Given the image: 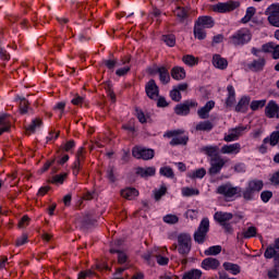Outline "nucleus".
<instances>
[{
    "label": "nucleus",
    "mask_w": 279,
    "mask_h": 279,
    "mask_svg": "<svg viewBox=\"0 0 279 279\" xmlns=\"http://www.w3.org/2000/svg\"><path fill=\"white\" fill-rule=\"evenodd\" d=\"M265 114L268 119H279V107L274 100L269 101L265 108Z\"/></svg>",
    "instance_id": "nucleus-14"
},
{
    "label": "nucleus",
    "mask_w": 279,
    "mask_h": 279,
    "mask_svg": "<svg viewBox=\"0 0 279 279\" xmlns=\"http://www.w3.org/2000/svg\"><path fill=\"white\" fill-rule=\"evenodd\" d=\"M196 130H198L199 132H206L207 130H210V122L205 121V122L198 123L196 125Z\"/></svg>",
    "instance_id": "nucleus-50"
},
{
    "label": "nucleus",
    "mask_w": 279,
    "mask_h": 279,
    "mask_svg": "<svg viewBox=\"0 0 279 279\" xmlns=\"http://www.w3.org/2000/svg\"><path fill=\"white\" fill-rule=\"evenodd\" d=\"M166 193H167V186L165 185H162L159 190H155L154 195H155L156 202L160 201L162 195H166Z\"/></svg>",
    "instance_id": "nucleus-45"
},
{
    "label": "nucleus",
    "mask_w": 279,
    "mask_h": 279,
    "mask_svg": "<svg viewBox=\"0 0 279 279\" xmlns=\"http://www.w3.org/2000/svg\"><path fill=\"white\" fill-rule=\"evenodd\" d=\"M279 143V124L276 128V131L271 133L270 137H266L263 141V144L259 146V154H267L268 146L276 147V144Z\"/></svg>",
    "instance_id": "nucleus-6"
},
{
    "label": "nucleus",
    "mask_w": 279,
    "mask_h": 279,
    "mask_svg": "<svg viewBox=\"0 0 279 279\" xmlns=\"http://www.w3.org/2000/svg\"><path fill=\"white\" fill-rule=\"evenodd\" d=\"M185 217L186 219H191L193 221L194 219H197V217H199V211L197 209H189L185 213Z\"/></svg>",
    "instance_id": "nucleus-47"
},
{
    "label": "nucleus",
    "mask_w": 279,
    "mask_h": 279,
    "mask_svg": "<svg viewBox=\"0 0 279 279\" xmlns=\"http://www.w3.org/2000/svg\"><path fill=\"white\" fill-rule=\"evenodd\" d=\"M262 201L265 202V204H267V202H269L271 199V197H274V193H271L270 191H264L260 194Z\"/></svg>",
    "instance_id": "nucleus-54"
},
{
    "label": "nucleus",
    "mask_w": 279,
    "mask_h": 279,
    "mask_svg": "<svg viewBox=\"0 0 279 279\" xmlns=\"http://www.w3.org/2000/svg\"><path fill=\"white\" fill-rule=\"evenodd\" d=\"M121 195L125 199H135V197H138V191L136 189H133V187H126V189L121 191Z\"/></svg>",
    "instance_id": "nucleus-24"
},
{
    "label": "nucleus",
    "mask_w": 279,
    "mask_h": 279,
    "mask_svg": "<svg viewBox=\"0 0 279 279\" xmlns=\"http://www.w3.org/2000/svg\"><path fill=\"white\" fill-rule=\"evenodd\" d=\"M220 154H223L227 156H236L241 154V144L240 143L226 144L221 147Z\"/></svg>",
    "instance_id": "nucleus-12"
},
{
    "label": "nucleus",
    "mask_w": 279,
    "mask_h": 279,
    "mask_svg": "<svg viewBox=\"0 0 279 279\" xmlns=\"http://www.w3.org/2000/svg\"><path fill=\"white\" fill-rule=\"evenodd\" d=\"M160 175H165V178H173V169L169 167H162L159 170Z\"/></svg>",
    "instance_id": "nucleus-44"
},
{
    "label": "nucleus",
    "mask_w": 279,
    "mask_h": 279,
    "mask_svg": "<svg viewBox=\"0 0 279 279\" xmlns=\"http://www.w3.org/2000/svg\"><path fill=\"white\" fill-rule=\"evenodd\" d=\"M234 171H236V173H245L246 171L245 163H236L234 166Z\"/></svg>",
    "instance_id": "nucleus-61"
},
{
    "label": "nucleus",
    "mask_w": 279,
    "mask_h": 279,
    "mask_svg": "<svg viewBox=\"0 0 279 279\" xmlns=\"http://www.w3.org/2000/svg\"><path fill=\"white\" fill-rule=\"evenodd\" d=\"M0 125L3 128L0 129V136L3 134V132H9L10 131V119H8V114H2L0 117Z\"/></svg>",
    "instance_id": "nucleus-28"
},
{
    "label": "nucleus",
    "mask_w": 279,
    "mask_h": 279,
    "mask_svg": "<svg viewBox=\"0 0 279 279\" xmlns=\"http://www.w3.org/2000/svg\"><path fill=\"white\" fill-rule=\"evenodd\" d=\"M167 136L169 138H171V136H173L170 142V145H186V143L189 141V136L180 135V134H178V131L169 132V133H167Z\"/></svg>",
    "instance_id": "nucleus-15"
},
{
    "label": "nucleus",
    "mask_w": 279,
    "mask_h": 279,
    "mask_svg": "<svg viewBox=\"0 0 279 279\" xmlns=\"http://www.w3.org/2000/svg\"><path fill=\"white\" fill-rule=\"evenodd\" d=\"M19 228H27L29 226V217L24 216L20 221H19Z\"/></svg>",
    "instance_id": "nucleus-57"
},
{
    "label": "nucleus",
    "mask_w": 279,
    "mask_h": 279,
    "mask_svg": "<svg viewBox=\"0 0 279 279\" xmlns=\"http://www.w3.org/2000/svg\"><path fill=\"white\" fill-rule=\"evenodd\" d=\"M25 243H27V234H22L17 240L15 245L17 247H21V245H25Z\"/></svg>",
    "instance_id": "nucleus-58"
},
{
    "label": "nucleus",
    "mask_w": 279,
    "mask_h": 279,
    "mask_svg": "<svg viewBox=\"0 0 279 279\" xmlns=\"http://www.w3.org/2000/svg\"><path fill=\"white\" fill-rule=\"evenodd\" d=\"M256 232H257L256 227H248L246 231H244L242 234L244 239H252L256 236Z\"/></svg>",
    "instance_id": "nucleus-40"
},
{
    "label": "nucleus",
    "mask_w": 279,
    "mask_h": 279,
    "mask_svg": "<svg viewBox=\"0 0 279 279\" xmlns=\"http://www.w3.org/2000/svg\"><path fill=\"white\" fill-rule=\"evenodd\" d=\"M170 97L172 101H180L182 99V94L174 87L170 92Z\"/></svg>",
    "instance_id": "nucleus-48"
},
{
    "label": "nucleus",
    "mask_w": 279,
    "mask_h": 279,
    "mask_svg": "<svg viewBox=\"0 0 279 279\" xmlns=\"http://www.w3.org/2000/svg\"><path fill=\"white\" fill-rule=\"evenodd\" d=\"M146 94L149 99H158L159 90L156 81L151 80L146 84Z\"/></svg>",
    "instance_id": "nucleus-16"
},
{
    "label": "nucleus",
    "mask_w": 279,
    "mask_h": 279,
    "mask_svg": "<svg viewBox=\"0 0 279 279\" xmlns=\"http://www.w3.org/2000/svg\"><path fill=\"white\" fill-rule=\"evenodd\" d=\"M105 66H107V69H114V66H121V64L118 63L117 60H106Z\"/></svg>",
    "instance_id": "nucleus-55"
},
{
    "label": "nucleus",
    "mask_w": 279,
    "mask_h": 279,
    "mask_svg": "<svg viewBox=\"0 0 279 279\" xmlns=\"http://www.w3.org/2000/svg\"><path fill=\"white\" fill-rule=\"evenodd\" d=\"M265 104H267V100L262 99V100H253L251 102V109L252 110H259V108H265Z\"/></svg>",
    "instance_id": "nucleus-39"
},
{
    "label": "nucleus",
    "mask_w": 279,
    "mask_h": 279,
    "mask_svg": "<svg viewBox=\"0 0 279 279\" xmlns=\"http://www.w3.org/2000/svg\"><path fill=\"white\" fill-rule=\"evenodd\" d=\"M156 258L158 265H169V259L167 257L157 255Z\"/></svg>",
    "instance_id": "nucleus-62"
},
{
    "label": "nucleus",
    "mask_w": 279,
    "mask_h": 279,
    "mask_svg": "<svg viewBox=\"0 0 279 279\" xmlns=\"http://www.w3.org/2000/svg\"><path fill=\"white\" fill-rule=\"evenodd\" d=\"M182 62L187 66H196V64H199V59L195 58L193 54H186L182 58Z\"/></svg>",
    "instance_id": "nucleus-30"
},
{
    "label": "nucleus",
    "mask_w": 279,
    "mask_h": 279,
    "mask_svg": "<svg viewBox=\"0 0 279 279\" xmlns=\"http://www.w3.org/2000/svg\"><path fill=\"white\" fill-rule=\"evenodd\" d=\"M255 191L251 190L248 186L243 192L244 199H254Z\"/></svg>",
    "instance_id": "nucleus-52"
},
{
    "label": "nucleus",
    "mask_w": 279,
    "mask_h": 279,
    "mask_svg": "<svg viewBox=\"0 0 279 279\" xmlns=\"http://www.w3.org/2000/svg\"><path fill=\"white\" fill-rule=\"evenodd\" d=\"M69 174L63 172L61 174H57L51 179L52 184H64V180L68 178Z\"/></svg>",
    "instance_id": "nucleus-38"
},
{
    "label": "nucleus",
    "mask_w": 279,
    "mask_h": 279,
    "mask_svg": "<svg viewBox=\"0 0 279 279\" xmlns=\"http://www.w3.org/2000/svg\"><path fill=\"white\" fill-rule=\"evenodd\" d=\"M163 221L165 223H170V225H173V223H178V221H180V218H178V216L175 215H166L163 217Z\"/></svg>",
    "instance_id": "nucleus-46"
},
{
    "label": "nucleus",
    "mask_w": 279,
    "mask_h": 279,
    "mask_svg": "<svg viewBox=\"0 0 279 279\" xmlns=\"http://www.w3.org/2000/svg\"><path fill=\"white\" fill-rule=\"evenodd\" d=\"M187 11L186 9L182 8V7H178L174 10V15H177L178 19H180V21L184 20V17L186 16Z\"/></svg>",
    "instance_id": "nucleus-43"
},
{
    "label": "nucleus",
    "mask_w": 279,
    "mask_h": 279,
    "mask_svg": "<svg viewBox=\"0 0 279 279\" xmlns=\"http://www.w3.org/2000/svg\"><path fill=\"white\" fill-rule=\"evenodd\" d=\"M181 194L183 197H195L196 195H199V190L185 186L181 189Z\"/></svg>",
    "instance_id": "nucleus-27"
},
{
    "label": "nucleus",
    "mask_w": 279,
    "mask_h": 279,
    "mask_svg": "<svg viewBox=\"0 0 279 279\" xmlns=\"http://www.w3.org/2000/svg\"><path fill=\"white\" fill-rule=\"evenodd\" d=\"M162 40H163V43H166V45L168 47H175V36H173V35H163Z\"/></svg>",
    "instance_id": "nucleus-41"
},
{
    "label": "nucleus",
    "mask_w": 279,
    "mask_h": 279,
    "mask_svg": "<svg viewBox=\"0 0 279 279\" xmlns=\"http://www.w3.org/2000/svg\"><path fill=\"white\" fill-rule=\"evenodd\" d=\"M208 228H210V220L205 218L201 221L197 231L194 233V240L196 243H204L206 240V234L208 233Z\"/></svg>",
    "instance_id": "nucleus-8"
},
{
    "label": "nucleus",
    "mask_w": 279,
    "mask_h": 279,
    "mask_svg": "<svg viewBox=\"0 0 279 279\" xmlns=\"http://www.w3.org/2000/svg\"><path fill=\"white\" fill-rule=\"evenodd\" d=\"M263 66H265V59L255 60L250 64L252 71H263Z\"/></svg>",
    "instance_id": "nucleus-36"
},
{
    "label": "nucleus",
    "mask_w": 279,
    "mask_h": 279,
    "mask_svg": "<svg viewBox=\"0 0 279 279\" xmlns=\"http://www.w3.org/2000/svg\"><path fill=\"white\" fill-rule=\"evenodd\" d=\"M136 174L141 178H151L153 175H156V168L154 167H147V168H137Z\"/></svg>",
    "instance_id": "nucleus-20"
},
{
    "label": "nucleus",
    "mask_w": 279,
    "mask_h": 279,
    "mask_svg": "<svg viewBox=\"0 0 279 279\" xmlns=\"http://www.w3.org/2000/svg\"><path fill=\"white\" fill-rule=\"evenodd\" d=\"M130 65H124L116 71V75H118V77H123V75H128V73H130Z\"/></svg>",
    "instance_id": "nucleus-49"
},
{
    "label": "nucleus",
    "mask_w": 279,
    "mask_h": 279,
    "mask_svg": "<svg viewBox=\"0 0 279 279\" xmlns=\"http://www.w3.org/2000/svg\"><path fill=\"white\" fill-rule=\"evenodd\" d=\"M254 14H256V8L254 7H248L246 9V13L245 15L242 17V23H250L252 21V19H254Z\"/></svg>",
    "instance_id": "nucleus-32"
},
{
    "label": "nucleus",
    "mask_w": 279,
    "mask_h": 279,
    "mask_svg": "<svg viewBox=\"0 0 279 279\" xmlns=\"http://www.w3.org/2000/svg\"><path fill=\"white\" fill-rule=\"evenodd\" d=\"M215 221H218V223H226V221H230L232 219V214L230 213H223V211H217L214 215Z\"/></svg>",
    "instance_id": "nucleus-23"
},
{
    "label": "nucleus",
    "mask_w": 279,
    "mask_h": 279,
    "mask_svg": "<svg viewBox=\"0 0 279 279\" xmlns=\"http://www.w3.org/2000/svg\"><path fill=\"white\" fill-rule=\"evenodd\" d=\"M93 276H95L93 270H84L78 274V279L93 278Z\"/></svg>",
    "instance_id": "nucleus-53"
},
{
    "label": "nucleus",
    "mask_w": 279,
    "mask_h": 279,
    "mask_svg": "<svg viewBox=\"0 0 279 279\" xmlns=\"http://www.w3.org/2000/svg\"><path fill=\"white\" fill-rule=\"evenodd\" d=\"M210 165V173H219V171H221L226 165V159L219 155H215L214 157L211 156Z\"/></svg>",
    "instance_id": "nucleus-13"
},
{
    "label": "nucleus",
    "mask_w": 279,
    "mask_h": 279,
    "mask_svg": "<svg viewBox=\"0 0 279 279\" xmlns=\"http://www.w3.org/2000/svg\"><path fill=\"white\" fill-rule=\"evenodd\" d=\"M268 22L272 27H279V3H272L266 9Z\"/></svg>",
    "instance_id": "nucleus-10"
},
{
    "label": "nucleus",
    "mask_w": 279,
    "mask_h": 279,
    "mask_svg": "<svg viewBox=\"0 0 279 279\" xmlns=\"http://www.w3.org/2000/svg\"><path fill=\"white\" fill-rule=\"evenodd\" d=\"M157 73L159 74L161 84H169V82H171V76L169 75V70H167V68H158Z\"/></svg>",
    "instance_id": "nucleus-21"
},
{
    "label": "nucleus",
    "mask_w": 279,
    "mask_h": 279,
    "mask_svg": "<svg viewBox=\"0 0 279 279\" xmlns=\"http://www.w3.org/2000/svg\"><path fill=\"white\" fill-rule=\"evenodd\" d=\"M271 53H272L274 60H278L279 59V45L275 44V48H274Z\"/></svg>",
    "instance_id": "nucleus-64"
},
{
    "label": "nucleus",
    "mask_w": 279,
    "mask_h": 279,
    "mask_svg": "<svg viewBox=\"0 0 279 279\" xmlns=\"http://www.w3.org/2000/svg\"><path fill=\"white\" fill-rule=\"evenodd\" d=\"M269 279H278L279 278V263L275 265L272 269L268 270Z\"/></svg>",
    "instance_id": "nucleus-42"
},
{
    "label": "nucleus",
    "mask_w": 279,
    "mask_h": 279,
    "mask_svg": "<svg viewBox=\"0 0 279 279\" xmlns=\"http://www.w3.org/2000/svg\"><path fill=\"white\" fill-rule=\"evenodd\" d=\"M136 117L140 123H147V117H145V113H143V111L136 110Z\"/></svg>",
    "instance_id": "nucleus-59"
},
{
    "label": "nucleus",
    "mask_w": 279,
    "mask_h": 279,
    "mask_svg": "<svg viewBox=\"0 0 279 279\" xmlns=\"http://www.w3.org/2000/svg\"><path fill=\"white\" fill-rule=\"evenodd\" d=\"M216 193L222 195L228 202H232L238 195H241V187L231 183H226L217 187Z\"/></svg>",
    "instance_id": "nucleus-3"
},
{
    "label": "nucleus",
    "mask_w": 279,
    "mask_h": 279,
    "mask_svg": "<svg viewBox=\"0 0 279 279\" xmlns=\"http://www.w3.org/2000/svg\"><path fill=\"white\" fill-rule=\"evenodd\" d=\"M192 247V239L187 233H181L178 235L177 250L181 256H189Z\"/></svg>",
    "instance_id": "nucleus-4"
},
{
    "label": "nucleus",
    "mask_w": 279,
    "mask_h": 279,
    "mask_svg": "<svg viewBox=\"0 0 279 279\" xmlns=\"http://www.w3.org/2000/svg\"><path fill=\"white\" fill-rule=\"evenodd\" d=\"M223 268L226 269V271H230V274H232L233 276H238V274H241V267L230 262H226L223 264Z\"/></svg>",
    "instance_id": "nucleus-25"
},
{
    "label": "nucleus",
    "mask_w": 279,
    "mask_h": 279,
    "mask_svg": "<svg viewBox=\"0 0 279 279\" xmlns=\"http://www.w3.org/2000/svg\"><path fill=\"white\" fill-rule=\"evenodd\" d=\"M83 161H84V148H80L76 154V160L74 162L73 169L80 170Z\"/></svg>",
    "instance_id": "nucleus-35"
},
{
    "label": "nucleus",
    "mask_w": 279,
    "mask_h": 279,
    "mask_svg": "<svg viewBox=\"0 0 279 279\" xmlns=\"http://www.w3.org/2000/svg\"><path fill=\"white\" fill-rule=\"evenodd\" d=\"M201 278H202V270L192 269L185 272L182 279H201Z\"/></svg>",
    "instance_id": "nucleus-34"
},
{
    "label": "nucleus",
    "mask_w": 279,
    "mask_h": 279,
    "mask_svg": "<svg viewBox=\"0 0 279 279\" xmlns=\"http://www.w3.org/2000/svg\"><path fill=\"white\" fill-rule=\"evenodd\" d=\"M275 47H276L275 43H268L263 45L262 51H264V53H272Z\"/></svg>",
    "instance_id": "nucleus-51"
},
{
    "label": "nucleus",
    "mask_w": 279,
    "mask_h": 279,
    "mask_svg": "<svg viewBox=\"0 0 279 279\" xmlns=\"http://www.w3.org/2000/svg\"><path fill=\"white\" fill-rule=\"evenodd\" d=\"M110 253L118 254V263H120V265L128 263V254L125 252L117 250V248H111Z\"/></svg>",
    "instance_id": "nucleus-29"
},
{
    "label": "nucleus",
    "mask_w": 279,
    "mask_h": 279,
    "mask_svg": "<svg viewBox=\"0 0 279 279\" xmlns=\"http://www.w3.org/2000/svg\"><path fill=\"white\" fill-rule=\"evenodd\" d=\"M251 100L250 96H243L235 106V112H246Z\"/></svg>",
    "instance_id": "nucleus-18"
},
{
    "label": "nucleus",
    "mask_w": 279,
    "mask_h": 279,
    "mask_svg": "<svg viewBox=\"0 0 279 279\" xmlns=\"http://www.w3.org/2000/svg\"><path fill=\"white\" fill-rule=\"evenodd\" d=\"M217 254H221V245H215L210 247V255L217 256Z\"/></svg>",
    "instance_id": "nucleus-60"
},
{
    "label": "nucleus",
    "mask_w": 279,
    "mask_h": 279,
    "mask_svg": "<svg viewBox=\"0 0 279 279\" xmlns=\"http://www.w3.org/2000/svg\"><path fill=\"white\" fill-rule=\"evenodd\" d=\"M134 158L142 160H151L154 158V149L143 148V147H134L132 151Z\"/></svg>",
    "instance_id": "nucleus-11"
},
{
    "label": "nucleus",
    "mask_w": 279,
    "mask_h": 279,
    "mask_svg": "<svg viewBox=\"0 0 279 279\" xmlns=\"http://www.w3.org/2000/svg\"><path fill=\"white\" fill-rule=\"evenodd\" d=\"M265 258L271 259L275 258V260H279V252L274 245L267 246L265 253H264Z\"/></svg>",
    "instance_id": "nucleus-22"
},
{
    "label": "nucleus",
    "mask_w": 279,
    "mask_h": 279,
    "mask_svg": "<svg viewBox=\"0 0 279 279\" xmlns=\"http://www.w3.org/2000/svg\"><path fill=\"white\" fill-rule=\"evenodd\" d=\"M197 114L199 119H208L210 114V101H207L203 108L198 109Z\"/></svg>",
    "instance_id": "nucleus-31"
},
{
    "label": "nucleus",
    "mask_w": 279,
    "mask_h": 279,
    "mask_svg": "<svg viewBox=\"0 0 279 279\" xmlns=\"http://www.w3.org/2000/svg\"><path fill=\"white\" fill-rule=\"evenodd\" d=\"M206 175V169L199 168L187 173V178L191 180H202Z\"/></svg>",
    "instance_id": "nucleus-26"
},
{
    "label": "nucleus",
    "mask_w": 279,
    "mask_h": 279,
    "mask_svg": "<svg viewBox=\"0 0 279 279\" xmlns=\"http://www.w3.org/2000/svg\"><path fill=\"white\" fill-rule=\"evenodd\" d=\"M213 65L215 66V69L226 71V69H228V59L221 57V54H214Z\"/></svg>",
    "instance_id": "nucleus-17"
},
{
    "label": "nucleus",
    "mask_w": 279,
    "mask_h": 279,
    "mask_svg": "<svg viewBox=\"0 0 279 279\" xmlns=\"http://www.w3.org/2000/svg\"><path fill=\"white\" fill-rule=\"evenodd\" d=\"M270 182L271 184H279V171L271 175Z\"/></svg>",
    "instance_id": "nucleus-63"
},
{
    "label": "nucleus",
    "mask_w": 279,
    "mask_h": 279,
    "mask_svg": "<svg viewBox=\"0 0 279 279\" xmlns=\"http://www.w3.org/2000/svg\"><path fill=\"white\" fill-rule=\"evenodd\" d=\"M252 40V32L247 28H241L229 37V43L234 47H243Z\"/></svg>",
    "instance_id": "nucleus-1"
},
{
    "label": "nucleus",
    "mask_w": 279,
    "mask_h": 279,
    "mask_svg": "<svg viewBox=\"0 0 279 279\" xmlns=\"http://www.w3.org/2000/svg\"><path fill=\"white\" fill-rule=\"evenodd\" d=\"M250 131V125H239L236 128L230 129L227 134H225L223 140L226 143H233L234 141H239L245 132Z\"/></svg>",
    "instance_id": "nucleus-5"
},
{
    "label": "nucleus",
    "mask_w": 279,
    "mask_h": 279,
    "mask_svg": "<svg viewBox=\"0 0 279 279\" xmlns=\"http://www.w3.org/2000/svg\"><path fill=\"white\" fill-rule=\"evenodd\" d=\"M239 5H241V3H239V1L219 2L217 4H214L211 7V10L214 12L223 14L226 12H232V11L236 10V8H239Z\"/></svg>",
    "instance_id": "nucleus-7"
},
{
    "label": "nucleus",
    "mask_w": 279,
    "mask_h": 279,
    "mask_svg": "<svg viewBox=\"0 0 279 279\" xmlns=\"http://www.w3.org/2000/svg\"><path fill=\"white\" fill-rule=\"evenodd\" d=\"M236 102V96H227L226 106L227 108H232V106Z\"/></svg>",
    "instance_id": "nucleus-56"
},
{
    "label": "nucleus",
    "mask_w": 279,
    "mask_h": 279,
    "mask_svg": "<svg viewBox=\"0 0 279 279\" xmlns=\"http://www.w3.org/2000/svg\"><path fill=\"white\" fill-rule=\"evenodd\" d=\"M43 125V120L40 119H35L32 121V123L26 128L27 132H36Z\"/></svg>",
    "instance_id": "nucleus-37"
},
{
    "label": "nucleus",
    "mask_w": 279,
    "mask_h": 279,
    "mask_svg": "<svg viewBox=\"0 0 279 279\" xmlns=\"http://www.w3.org/2000/svg\"><path fill=\"white\" fill-rule=\"evenodd\" d=\"M193 108H197V101L195 100H185L182 104H179L174 108L175 114H179L180 117H186L190 114L191 110Z\"/></svg>",
    "instance_id": "nucleus-9"
},
{
    "label": "nucleus",
    "mask_w": 279,
    "mask_h": 279,
    "mask_svg": "<svg viewBox=\"0 0 279 279\" xmlns=\"http://www.w3.org/2000/svg\"><path fill=\"white\" fill-rule=\"evenodd\" d=\"M171 77L180 82V80H184L186 77V71L182 66H174L171 70Z\"/></svg>",
    "instance_id": "nucleus-19"
},
{
    "label": "nucleus",
    "mask_w": 279,
    "mask_h": 279,
    "mask_svg": "<svg viewBox=\"0 0 279 279\" xmlns=\"http://www.w3.org/2000/svg\"><path fill=\"white\" fill-rule=\"evenodd\" d=\"M251 191L255 193H259V191H263V181L260 180H253L248 182V185Z\"/></svg>",
    "instance_id": "nucleus-33"
},
{
    "label": "nucleus",
    "mask_w": 279,
    "mask_h": 279,
    "mask_svg": "<svg viewBox=\"0 0 279 279\" xmlns=\"http://www.w3.org/2000/svg\"><path fill=\"white\" fill-rule=\"evenodd\" d=\"M210 27V17L209 16H201L194 24V38L197 40H204L206 38L207 33L206 29Z\"/></svg>",
    "instance_id": "nucleus-2"
}]
</instances>
